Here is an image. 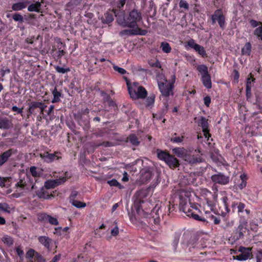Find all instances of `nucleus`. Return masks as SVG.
<instances>
[{
    "instance_id": "052dcab7",
    "label": "nucleus",
    "mask_w": 262,
    "mask_h": 262,
    "mask_svg": "<svg viewBox=\"0 0 262 262\" xmlns=\"http://www.w3.org/2000/svg\"><path fill=\"white\" fill-rule=\"evenodd\" d=\"M8 179V178H3L0 177V186L3 187L5 185V183L7 180Z\"/></svg>"
},
{
    "instance_id": "680f3d73",
    "label": "nucleus",
    "mask_w": 262,
    "mask_h": 262,
    "mask_svg": "<svg viewBox=\"0 0 262 262\" xmlns=\"http://www.w3.org/2000/svg\"><path fill=\"white\" fill-rule=\"evenodd\" d=\"M204 102L206 106H209L211 102V99L209 96H206L204 98Z\"/></svg>"
},
{
    "instance_id": "69168bd1",
    "label": "nucleus",
    "mask_w": 262,
    "mask_h": 262,
    "mask_svg": "<svg viewBox=\"0 0 262 262\" xmlns=\"http://www.w3.org/2000/svg\"><path fill=\"white\" fill-rule=\"evenodd\" d=\"M35 260H37L38 262L45 261V259L42 258V257L38 253L36 254V257L35 258Z\"/></svg>"
},
{
    "instance_id": "e2e57ef3",
    "label": "nucleus",
    "mask_w": 262,
    "mask_h": 262,
    "mask_svg": "<svg viewBox=\"0 0 262 262\" xmlns=\"http://www.w3.org/2000/svg\"><path fill=\"white\" fill-rule=\"evenodd\" d=\"M46 107H47L46 105H45L42 102L41 103L39 107V109L40 110V115L43 114V111H44L45 109L46 108Z\"/></svg>"
},
{
    "instance_id": "f03ea898",
    "label": "nucleus",
    "mask_w": 262,
    "mask_h": 262,
    "mask_svg": "<svg viewBox=\"0 0 262 262\" xmlns=\"http://www.w3.org/2000/svg\"><path fill=\"white\" fill-rule=\"evenodd\" d=\"M202 154L199 148L193 149L188 148L184 161L189 164H195L203 161Z\"/></svg>"
},
{
    "instance_id": "58836bf2",
    "label": "nucleus",
    "mask_w": 262,
    "mask_h": 262,
    "mask_svg": "<svg viewBox=\"0 0 262 262\" xmlns=\"http://www.w3.org/2000/svg\"><path fill=\"white\" fill-rule=\"evenodd\" d=\"M254 34L257 36L258 39L262 40V26L257 27L254 30Z\"/></svg>"
},
{
    "instance_id": "4be33fe9",
    "label": "nucleus",
    "mask_w": 262,
    "mask_h": 262,
    "mask_svg": "<svg viewBox=\"0 0 262 262\" xmlns=\"http://www.w3.org/2000/svg\"><path fill=\"white\" fill-rule=\"evenodd\" d=\"M127 141L135 146H138L140 144L138 138L134 134H132L129 136L127 138Z\"/></svg>"
},
{
    "instance_id": "5fc2aeb1",
    "label": "nucleus",
    "mask_w": 262,
    "mask_h": 262,
    "mask_svg": "<svg viewBox=\"0 0 262 262\" xmlns=\"http://www.w3.org/2000/svg\"><path fill=\"white\" fill-rule=\"evenodd\" d=\"M250 25L252 27L255 28L257 27L259 25H261L262 23L260 22H258L255 20L252 19L250 21Z\"/></svg>"
},
{
    "instance_id": "f704fd0d",
    "label": "nucleus",
    "mask_w": 262,
    "mask_h": 262,
    "mask_svg": "<svg viewBox=\"0 0 262 262\" xmlns=\"http://www.w3.org/2000/svg\"><path fill=\"white\" fill-rule=\"evenodd\" d=\"M254 80V78L249 77L247 80L246 83V94L248 95L251 93V82Z\"/></svg>"
},
{
    "instance_id": "603ef678",
    "label": "nucleus",
    "mask_w": 262,
    "mask_h": 262,
    "mask_svg": "<svg viewBox=\"0 0 262 262\" xmlns=\"http://www.w3.org/2000/svg\"><path fill=\"white\" fill-rule=\"evenodd\" d=\"M221 200H222L223 203L224 204L226 210H227V212H229V209L228 205V203H227V201H228L227 197L224 196L221 199Z\"/></svg>"
},
{
    "instance_id": "bb28decb",
    "label": "nucleus",
    "mask_w": 262,
    "mask_h": 262,
    "mask_svg": "<svg viewBox=\"0 0 262 262\" xmlns=\"http://www.w3.org/2000/svg\"><path fill=\"white\" fill-rule=\"evenodd\" d=\"M157 155L158 158L165 162H166L167 158H168L169 154L166 152L157 150Z\"/></svg>"
},
{
    "instance_id": "473e14b6",
    "label": "nucleus",
    "mask_w": 262,
    "mask_h": 262,
    "mask_svg": "<svg viewBox=\"0 0 262 262\" xmlns=\"http://www.w3.org/2000/svg\"><path fill=\"white\" fill-rule=\"evenodd\" d=\"M240 178H241V183L240 184H239L238 187L241 189H243L244 188H245L246 186V185H247V182H246L247 176L245 174L243 173V174H241Z\"/></svg>"
},
{
    "instance_id": "dca6fc26",
    "label": "nucleus",
    "mask_w": 262,
    "mask_h": 262,
    "mask_svg": "<svg viewBox=\"0 0 262 262\" xmlns=\"http://www.w3.org/2000/svg\"><path fill=\"white\" fill-rule=\"evenodd\" d=\"M38 241L40 244L44 246L48 250L50 249V244L52 243V239L46 236H41L38 237Z\"/></svg>"
},
{
    "instance_id": "3c124183",
    "label": "nucleus",
    "mask_w": 262,
    "mask_h": 262,
    "mask_svg": "<svg viewBox=\"0 0 262 262\" xmlns=\"http://www.w3.org/2000/svg\"><path fill=\"white\" fill-rule=\"evenodd\" d=\"M245 207V205L244 204H243L241 202H239V204L237 207V212L238 213L243 212L244 211Z\"/></svg>"
},
{
    "instance_id": "a19ab883",
    "label": "nucleus",
    "mask_w": 262,
    "mask_h": 262,
    "mask_svg": "<svg viewBox=\"0 0 262 262\" xmlns=\"http://www.w3.org/2000/svg\"><path fill=\"white\" fill-rule=\"evenodd\" d=\"M104 21L106 23H110L114 20L113 14L112 13H106L104 14Z\"/></svg>"
},
{
    "instance_id": "f3484780",
    "label": "nucleus",
    "mask_w": 262,
    "mask_h": 262,
    "mask_svg": "<svg viewBox=\"0 0 262 262\" xmlns=\"http://www.w3.org/2000/svg\"><path fill=\"white\" fill-rule=\"evenodd\" d=\"M29 3L28 1L19 2L14 4L12 6V9L14 11H19L27 7Z\"/></svg>"
},
{
    "instance_id": "20e7f679",
    "label": "nucleus",
    "mask_w": 262,
    "mask_h": 262,
    "mask_svg": "<svg viewBox=\"0 0 262 262\" xmlns=\"http://www.w3.org/2000/svg\"><path fill=\"white\" fill-rule=\"evenodd\" d=\"M158 86L163 96L167 97L170 95L173 88V83L163 79L158 81Z\"/></svg>"
},
{
    "instance_id": "864d4df0",
    "label": "nucleus",
    "mask_w": 262,
    "mask_h": 262,
    "mask_svg": "<svg viewBox=\"0 0 262 262\" xmlns=\"http://www.w3.org/2000/svg\"><path fill=\"white\" fill-rule=\"evenodd\" d=\"M206 201L207 206L210 208L211 210H213L215 206V203L211 201L208 200V199H206Z\"/></svg>"
},
{
    "instance_id": "f257e3e1",
    "label": "nucleus",
    "mask_w": 262,
    "mask_h": 262,
    "mask_svg": "<svg viewBox=\"0 0 262 262\" xmlns=\"http://www.w3.org/2000/svg\"><path fill=\"white\" fill-rule=\"evenodd\" d=\"M128 91L130 97L133 99H144L147 95V92L145 89L139 85L137 82H134L132 84L127 83Z\"/></svg>"
},
{
    "instance_id": "1a4fd4ad",
    "label": "nucleus",
    "mask_w": 262,
    "mask_h": 262,
    "mask_svg": "<svg viewBox=\"0 0 262 262\" xmlns=\"http://www.w3.org/2000/svg\"><path fill=\"white\" fill-rule=\"evenodd\" d=\"M40 157L46 162L51 163L55 160H58L61 157L58 152L54 154H50L48 152H44L40 154Z\"/></svg>"
},
{
    "instance_id": "9b49d317",
    "label": "nucleus",
    "mask_w": 262,
    "mask_h": 262,
    "mask_svg": "<svg viewBox=\"0 0 262 262\" xmlns=\"http://www.w3.org/2000/svg\"><path fill=\"white\" fill-rule=\"evenodd\" d=\"M64 178L55 180H49L45 183V187L47 189H51L63 183L65 181Z\"/></svg>"
},
{
    "instance_id": "a18cd8bd",
    "label": "nucleus",
    "mask_w": 262,
    "mask_h": 262,
    "mask_svg": "<svg viewBox=\"0 0 262 262\" xmlns=\"http://www.w3.org/2000/svg\"><path fill=\"white\" fill-rule=\"evenodd\" d=\"M107 183L111 186H118L121 188V185L120 183L115 179H113L107 181Z\"/></svg>"
},
{
    "instance_id": "a211bd4d",
    "label": "nucleus",
    "mask_w": 262,
    "mask_h": 262,
    "mask_svg": "<svg viewBox=\"0 0 262 262\" xmlns=\"http://www.w3.org/2000/svg\"><path fill=\"white\" fill-rule=\"evenodd\" d=\"M41 102L38 101H32L29 103V107L28 109V112L30 114H36L35 110L36 108L39 107Z\"/></svg>"
},
{
    "instance_id": "c756f323",
    "label": "nucleus",
    "mask_w": 262,
    "mask_h": 262,
    "mask_svg": "<svg viewBox=\"0 0 262 262\" xmlns=\"http://www.w3.org/2000/svg\"><path fill=\"white\" fill-rule=\"evenodd\" d=\"M155 96L154 94L150 95L146 99L145 104L147 107H151L155 102Z\"/></svg>"
},
{
    "instance_id": "0e129e2a",
    "label": "nucleus",
    "mask_w": 262,
    "mask_h": 262,
    "mask_svg": "<svg viewBox=\"0 0 262 262\" xmlns=\"http://www.w3.org/2000/svg\"><path fill=\"white\" fill-rule=\"evenodd\" d=\"M256 262H262V252H258L257 253Z\"/></svg>"
},
{
    "instance_id": "79ce46f5",
    "label": "nucleus",
    "mask_w": 262,
    "mask_h": 262,
    "mask_svg": "<svg viewBox=\"0 0 262 262\" xmlns=\"http://www.w3.org/2000/svg\"><path fill=\"white\" fill-rule=\"evenodd\" d=\"M114 14H115L116 16L117 17L118 23L122 26H123L124 27H127L126 26V21H124V18H122L121 17H120V16L119 15H118V14H117L115 11L114 12Z\"/></svg>"
},
{
    "instance_id": "5701e85b",
    "label": "nucleus",
    "mask_w": 262,
    "mask_h": 262,
    "mask_svg": "<svg viewBox=\"0 0 262 262\" xmlns=\"http://www.w3.org/2000/svg\"><path fill=\"white\" fill-rule=\"evenodd\" d=\"M52 93L53 95V99L52 100V102L56 103L59 102L60 101V98L61 96V94L57 91L56 87L53 90Z\"/></svg>"
},
{
    "instance_id": "b1692460",
    "label": "nucleus",
    "mask_w": 262,
    "mask_h": 262,
    "mask_svg": "<svg viewBox=\"0 0 262 262\" xmlns=\"http://www.w3.org/2000/svg\"><path fill=\"white\" fill-rule=\"evenodd\" d=\"M186 215L188 216H190L192 217L193 219L197 221H200L202 222H205L206 221V219H205V217H202L200 216L198 214L193 212L192 210H188V211L186 212Z\"/></svg>"
},
{
    "instance_id": "37998d69",
    "label": "nucleus",
    "mask_w": 262,
    "mask_h": 262,
    "mask_svg": "<svg viewBox=\"0 0 262 262\" xmlns=\"http://www.w3.org/2000/svg\"><path fill=\"white\" fill-rule=\"evenodd\" d=\"M13 19L16 21H19L20 23H23L24 21V19L23 16L19 13H15L13 15Z\"/></svg>"
},
{
    "instance_id": "412c9836",
    "label": "nucleus",
    "mask_w": 262,
    "mask_h": 262,
    "mask_svg": "<svg viewBox=\"0 0 262 262\" xmlns=\"http://www.w3.org/2000/svg\"><path fill=\"white\" fill-rule=\"evenodd\" d=\"M201 80L204 86L207 89H210L212 86L210 75H207L201 78Z\"/></svg>"
},
{
    "instance_id": "7ed1b4c3",
    "label": "nucleus",
    "mask_w": 262,
    "mask_h": 262,
    "mask_svg": "<svg viewBox=\"0 0 262 262\" xmlns=\"http://www.w3.org/2000/svg\"><path fill=\"white\" fill-rule=\"evenodd\" d=\"M142 15L140 12L137 10L131 11L127 17L126 26L129 28L138 27L137 23L141 20Z\"/></svg>"
},
{
    "instance_id": "c85d7f7f",
    "label": "nucleus",
    "mask_w": 262,
    "mask_h": 262,
    "mask_svg": "<svg viewBox=\"0 0 262 262\" xmlns=\"http://www.w3.org/2000/svg\"><path fill=\"white\" fill-rule=\"evenodd\" d=\"M160 47L164 53H169L171 51V48L170 45L167 42H162Z\"/></svg>"
},
{
    "instance_id": "ea45409f",
    "label": "nucleus",
    "mask_w": 262,
    "mask_h": 262,
    "mask_svg": "<svg viewBox=\"0 0 262 262\" xmlns=\"http://www.w3.org/2000/svg\"><path fill=\"white\" fill-rule=\"evenodd\" d=\"M2 240L5 244L9 246L12 245L13 243L12 238L8 235L4 236Z\"/></svg>"
},
{
    "instance_id": "7c9ffc66",
    "label": "nucleus",
    "mask_w": 262,
    "mask_h": 262,
    "mask_svg": "<svg viewBox=\"0 0 262 262\" xmlns=\"http://www.w3.org/2000/svg\"><path fill=\"white\" fill-rule=\"evenodd\" d=\"M205 214L206 215V218H208L211 221H212L214 224L217 225L220 223V219L211 214L210 212L206 211Z\"/></svg>"
},
{
    "instance_id": "9d476101",
    "label": "nucleus",
    "mask_w": 262,
    "mask_h": 262,
    "mask_svg": "<svg viewBox=\"0 0 262 262\" xmlns=\"http://www.w3.org/2000/svg\"><path fill=\"white\" fill-rule=\"evenodd\" d=\"M211 180L213 182L221 185H226L229 182V178L221 173L212 176Z\"/></svg>"
},
{
    "instance_id": "4c0bfd02",
    "label": "nucleus",
    "mask_w": 262,
    "mask_h": 262,
    "mask_svg": "<svg viewBox=\"0 0 262 262\" xmlns=\"http://www.w3.org/2000/svg\"><path fill=\"white\" fill-rule=\"evenodd\" d=\"M176 135H177V134L175 133L174 134V136H176ZM184 138V136H178V137L173 136L171 138L170 141L173 143H181L183 142Z\"/></svg>"
},
{
    "instance_id": "8fccbe9b",
    "label": "nucleus",
    "mask_w": 262,
    "mask_h": 262,
    "mask_svg": "<svg viewBox=\"0 0 262 262\" xmlns=\"http://www.w3.org/2000/svg\"><path fill=\"white\" fill-rule=\"evenodd\" d=\"M30 171L32 175L34 177H36L38 176V172L37 171V168L36 167H31L30 169Z\"/></svg>"
},
{
    "instance_id": "338daca9",
    "label": "nucleus",
    "mask_w": 262,
    "mask_h": 262,
    "mask_svg": "<svg viewBox=\"0 0 262 262\" xmlns=\"http://www.w3.org/2000/svg\"><path fill=\"white\" fill-rule=\"evenodd\" d=\"M10 73V70L9 69L6 68V69H2L0 71V75L2 76H4L6 74L9 73Z\"/></svg>"
},
{
    "instance_id": "774afa93",
    "label": "nucleus",
    "mask_w": 262,
    "mask_h": 262,
    "mask_svg": "<svg viewBox=\"0 0 262 262\" xmlns=\"http://www.w3.org/2000/svg\"><path fill=\"white\" fill-rule=\"evenodd\" d=\"M234 224V220L228 221L226 222V228L231 227Z\"/></svg>"
},
{
    "instance_id": "39448f33",
    "label": "nucleus",
    "mask_w": 262,
    "mask_h": 262,
    "mask_svg": "<svg viewBox=\"0 0 262 262\" xmlns=\"http://www.w3.org/2000/svg\"><path fill=\"white\" fill-rule=\"evenodd\" d=\"M225 16L222 11L220 9L216 10L214 14L211 15L212 24H214L217 21L220 27L222 28H224L225 27Z\"/></svg>"
},
{
    "instance_id": "49530a36",
    "label": "nucleus",
    "mask_w": 262,
    "mask_h": 262,
    "mask_svg": "<svg viewBox=\"0 0 262 262\" xmlns=\"http://www.w3.org/2000/svg\"><path fill=\"white\" fill-rule=\"evenodd\" d=\"M187 45L190 47L192 49H193L194 50L196 48V47H197L199 45L196 43L195 41L193 39H190L187 42Z\"/></svg>"
},
{
    "instance_id": "6e6d98bb",
    "label": "nucleus",
    "mask_w": 262,
    "mask_h": 262,
    "mask_svg": "<svg viewBox=\"0 0 262 262\" xmlns=\"http://www.w3.org/2000/svg\"><path fill=\"white\" fill-rule=\"evenodd\" d=\"M16 251L17 255L21 258L24 256V251L20 247H18L16 248Z\"/></svg>"
},
{
    "instance_id": "72a5a7b5",
    "label": "nucleus",
    "mask_w": 262,
    "mask_h": 262,
    "mask_svg": "<svg viewBox=\"0 0 262 262\" xmlns=\"http://www.w3.org/2000/svg\"><path fill=\"white\" fill-rule=\"evenodd\" d=\"M38 253L34 250L31 249L29 250L26 253V257L29 260L32 259L33 257L35 259L36 257V254Z\"/></svg>"
},
{
    "instance_id": "4468645a",
    "label": "nucleus",
    "mask_w": 262,
    "mask_h": 262,
    "mask_svg": "<svg viewBox=\"0 0 262 262\" xmlns=\"http://www.w3.org/2000/svg\"><path fill=\"white\" fill-rule=\"evenodd\" d=\"M187 151L188 149H185L184 147H176L172 149V152L184 160H185V156L187 155Z\"/></svg>"
},
{
    "instance_id": "de8ad7c7",
    "label": "nucleus",
    "mask_w": 262,
    "mask_h": 262,
    "mask_svg": "<svg viewBox=\"0 0 262 262\" xmlns=\"http://www.w3.org/2000/svg\"><path fill=\"white\" fill-rule=\"evenodd\" d=\"M113 68L116 71H117L118 73H119L120 74H121L122 75L126 73V71L125 70H124V69H123L122 68H120L117 66L114 65L113 66Z\"/></svg>"
},
{
    "instance_id": "09e8293b",
    "label": "nucleus",
    "mask_w": 262,
    "mask_h": 262,
    "mask_svg": "<svg viewBox=\"0 0 262 262\" xmlns=\"http://www.w3.org/2000/svg\"><path fill=\"white\" fill-rule=\"evenodd\" d=\"M180 7L181 8H184L185 10H187L188 9V4L185 1L181 0L179 3Z\"/></svg>"
},
{
    "instance_id": "6ab92c4d",
    "label": "nucleus",
    "mask_w": 262,
    "mask_h": 262,
    "mask_svg": "<svg viewBox=\"0 0 262 262\" xmlns=\"http://www.w3.org/2000/svg\"><path fill=\"white\" fill-rule=\"evenodd\" d=\"M196 69L201 74V78L209 75L208 68L204 64L198 65L196 67Z\"/></svg>"
},
{
    "instance_id": "c9c22d12",
    "label": "nucleus",
    "mask_w": 262,
    "mask_h": 262,
    "mask_svg": "<svg viewBox=\"0 0 262 262\" xmlns=\"http://www.w3.org/2000/svg\"><path fill=\"white\" fill-rule=\"evenodd\" d=\"M194 50L196 52H197L200 55H201L202 57L207 56V54L206 53L204 48L203 46L199 45L197 47H196V48L194 49Z\"/></svg>"
},
{
    "instance_id": "4d7b16f0",
    "label": "nucleus",
    "mask_w": 262,
    "mask_h": 262,
    "mask_svg": "<svg viewBox=\"0 0 262 262\" xmlns=\"http://www.w3.org/2000/svg\"><path fill=\"white\" fill-rule=\"evenodd\" d=\"M26 185V182L23 181V180H20L18 182H17L16 184V186H17V187H19V188H23L25 187Z\"/></svg>"
},
{
    "instance_id": "aec40b11",
    "label": "nucleus",
    "mask_w": 262,
    "mask_h": 262,
    "mask_svg": "<svg viewBox=\"0 0 262 262\" xmlns=\"http://www.w3.org/2000/svg\"><path fill=\"white\" fill-rule=\"evenodd\" d=\"M41 7V3L39 2H35L34 3L31 4L28 7V10L30 12H37L40 11Z\"/></svg>"
},
{
    "instance_id": "2eb2a0df",
    "label": "nucleus",
    "mask_w": 262,
    "mask_h": 262,
    "mask_svg": "<svg viewBox=\"0 0 262 262\" xmlns=\"http://www.w3.org/2000/svg\"><path fill=\"white\" fill-rule=\"evenodd\" d=\"M170 168H176L179 165V162L178 159L174 156L169 155L168 158L165 162Z\"/></svg>"
},
{
    "instance_id": "2f4dec72",
    "label": "nucleus",
    "mask_w": 262,
    "mask_h": 262,
    "mask_svg": "<svg viewBox=\"0 0 262 262\" xmlns=\"http://www.w3.org/2000/svg\"><path fill=\"white\" fill-rule=\"evenodd\" d=\"M10 126V123L8 119L0 118V128L8 129Z\"/></svg>"
},
{
    "instance_id": "393cba45",
    "label": "nucleus",
    "mask_w": 262,
    "mask_h": 262,
    "mask_svg": "<svg viewBox=\"0 0 262 262\" xmlns=\"http://www.w3.org/2000/svg\"><path fill=\"white\" fill-rule=\"evenodd\" d=\"M246 228L243 225L240 224L236 230V239L242 238L244 235V232H245Z\"/></svg>"
},
{
    "instance_id": "f8f14e48",
    "label": "nucleus",
    "mask_w": 262,
    "mask_h": 262,
    "mask_svg": "<svg viewBox=\"0 0 262 262\" xmlns=\"http://www.w3.org/2000/svg\"><path fill=\"white\" fill-rule=\"evenodd\" d=\"M200 125L201 126L205 138L209 139L210 137L209 130L208 129V120L205 117H202L200 120Z\"/></svg>"
},
{
    "instance_id": "0eeeda50",
    "label": "nucleus",
    "mask_w": 262,
    "mask_h": 262,
    "mask_svg": "<svg viewBox=\"0 0 262 262\" xmlns=\"http://www.w3.org/2000/svg\"><path fill=\"white\" fill-rule=\"evenodd\" d=\"M130 29H125L120 32L121 35H145L147 31L144 30H142L138 27L132 28Z\"/></svg>"
},
{
    "instance_id": "6e6552de",
    "label": "nucleus",
    "mask_w": 262,
    "mask_h": 262,
    "mask_svg": "<svg viewBox=\"0 0 262 262\" xmlns=\"http://www.w3.org/2000/svg\"><path fill=\"white\" fill-rule=\"evenodd\" d=\"M239 251L241 252V254L237 256H233V259L246 260L250 257L251 254V249L250 248L240 247Z\"/></svg>"
},
{
    "instance_id": "bf43d9fd",
    "label": "nucleus",
    "mask_w": 262,
    "mask_h": 262,
    "mask_svg": "<svg viewBox=\"0 0 262 262\" xmlns=\"http://www.w3.org/2000/svg\"><path fill=\"white\" fill-rule=\"evenodd\" d=\"M12 110L14 112H16L18 114H21L23 113V108H18L16 106H12Z\"/></svg>"
},
{
    "instance_id": "ddd939ff",
    "label": "nucleus",
    "mask_w": 262,
    "mask_h": 262,
    "mask_svg": "<svg viewBox=\"0 0 262 262\" xmlns=\"http://www.w3.org/2000/svg\"><path fill=\"white\" fill-rule=\"evenodd\" d=\"M15 153V150L13 149H10L3 152L0 156V166L4 164L13 154Z\"/></svg>"
},
{
    "instance_id": "e433bc0d",
    "label": "nucleus",
    "mask_w": 262,
    "mask_h": 262,
    "mask_svg": "<svg viewBox=\"0 0 262 262\" xmlns=\"http://www.w3.org/2000/svg\"><path fill=\"white\" fill-rule=\"evenodd\" d=\"M0 209L3 212L6 213H10V207L8 204L6 203H0Z\"/></svg>"
},
{
    "instance_id": "cd10ccee",
    "label": "nucleus",
    "mask_w": 262,
    "mask_h": 262,
    "mask_svg": "<svg viewBox=\"0 0 262 262\" xmlns=\"http://www.w3.org/2000/svg\"><path fill=\"white\" fill-rule=\"evenodd\" d=\"M251 51V45L250 42H247L242 49V53L243 55L249 56Z\"/></svg>"
},
{
    "instance_id": "423d86ee",
    "label": "nucleus",
    "mask_w": 262,
    "mask_h": 262,
    "mask_svg": "<svg viewBox=\"0 0 262 262\" xmlns=\"http://www.w3.org/2000/svg\"><path fill=\"white\" fill-rule=\"evenodd\" d=\"M38 220L42 222H48L52 225H58L59 223L57 219L46 213H41L37 215Z\"/></svg>"
},
{
    "instance_id": "13d9d810",
    "label": "nucleus",
    "mask_w": 262,
    "mask_h": 262,
    "mask_svg": "<svg viewBox=\"0 0 262 262\" xmlns=\"http://www.w3.org/2000/svg\"><path fill=\"white\" fill-rule=\"evenodd\" d=\"M118 233L119 229L117 226H116L111 230V234L113 236L117 235L118 234Z\"/></svg>"
},
{
    "instance_id": "a878e982",
    "label": "nucleus",
    "mask_w": 262,
    "mask_h": 262,
    "mask_svg": "<svg viewBox=\"0 0 262 262\" xmlns=\"http://www.w3.org/2000/svg\"><path fill=\"white\" fill-rule=\"evenodd\" d=\"M70 202L72 205L78 208H84L86 206V204L85 203L81 202L79 201L75 200V199H71L70 200Z\"/></svg>"
},
{
    "instance_id": "c03bdc74",
    "label": "nucleus",
    "mask_w": 262,
    "mask_h": 262,
    "mask_svg": "<svg viewBox=\"0 0 262 262\" xmlns=\"http://www.w3.org/2000/svg\"><path fill=\"white\" fill-rule=\"evenodd\" d=\"M55 69L56 71L59 73L64 74L65 73H67L69 71H70L69 68H64L62 67H60L59 66H56L55 67Z\"/></svg>"
}]
</instances>
